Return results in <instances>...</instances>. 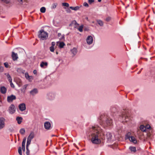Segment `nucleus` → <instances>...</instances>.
Wrapping results in <instances>:
<instances>
[{
	"instance_id": "nucleus-1",
	"label": "nucleus",
	"mask_w": 155,
	"mask_h": 155,
	"mask_svg": "<svg viewBox=\"0 0 155 155\" xmlns=\"http://www.w3.org/2000/svg\"><path fill=\"white\" fill-rule=\"evenodd\" d=\"M87 135L91 136L92 143L94 144H99L101 142V139L104 138V133L101 127L97 125L91 126L87 129L86 131Z\"/></svg>"
},
{
	"instance_id": "nucleus-2",
	"label": "nucleus",
	"mask_w": 155,
	"mask_h": 155,
	"mask_svg": "<svg viewBox=\"0 0 155 155\" xmlns=\"http://www.w3.org/2000/svg\"><path fill=\"white\" fill-rule=\"evenodd\" d=\"M99 120L100 124L104 128L108 127L113 124L112 119L104 114L101 115Z\"/></svg>"
},
{
	"instance_id": "nucleus-3",
	"label": "nucleus",
	"mask_w": 155,
	"mask_h": 155,
	"mask_svg": "<svg viewBox=\"0 0 155 155\" xmlns=\"http://www.w3.org/2000/svg\"><path fill=\"white\" fill-rule=\"evenodd\" d=\"M129 110L127 109H123L121 111V114L120 116L121 121H125L126 122L128 121L129 120Z\"/></svg>"
},
{
	"instance_id": "nucleus-4",
	"label": "nucleus",
	"mask_w": 155,
	"mask_h": 155,
	"mask_svg": "<svg viewBox=\"0 0 155 155\" xmlns=\"http://www.w3.org/2000/svg\"><path fill=\"white\" fill-rule=\"evenodd\" d=\"M38 37L41 40H45L48 37V34L43 29H41L38 32Z\"/></svg>"
},
{
	"instance_id": "nucleus-5",
	"label": "nucleus",
	"mask_w": 155,
	"mask_h": 155,
	"mask_svg": "<svg viewBox=\"0 0 155 155\" xmlns=\"http://www.w3.org/2000/svg\"><path fill=\"white\" fill-rule=\"evenodd\" d=\"M56 94L54 92H49L47 94V98L49 100H54Z\"/></svg>"
},
{
	"instance_id": "nucleus-6",
	"label": "nucleus",
	"mask_w": 155,
	"mask_h": 155,
	"mask_svg": "<svg viewBox=\"0 0 155 155\" xmlns=\"http://www.w3.org/2000/svg\"><path fill=\"white\" fill-rule=\"evenodd\" d=\"M34 137V133L33 132H31L27 138L26 144L27 145V146H29L30 145L31 140Z\"/></svg>"
},
{
	"instance_id": "nucleus-7",
	"label": "nucleus",
	"mask_w": 155,
	"mask_h": 155,
	"mask_svg": "<svg viewBox=\"0 0 155 155\" xmlns=\"http://www.w3.org/2000/svg\"><path fill=\"white\" fill-rule=\"evenodd\" d=\"M93 36L91 35L88 36L86 39L87 44L89 45H91L93 43Z\"/></svg>"
},
{
	"instance_id": "nucleus-8",
	"label": "nucleus",
	"mask_w": 155,
	"mask_h": 155,
	"mask_svg": "<svg viewBox=\"0 0 155 155\" xmlns=\"http://www.w3.org/2000/svg\"><path fill=\"white\" fill-rule=\"evenodd\" d=\"M15 111L16 107L13 104H11L8 108V111L9 113L13 114L15 112Z\"/></svg>"
},
{
	"instance_id": "nucleus-9",
	"label": "nucleus",
	"mask_w": 155,
	"mask_h": 155,
	"mask_svg": "<svg viewBox=\"0 0 155 155\" xmlns=\"http://www.w3.org/2000/svg\"><path fill=\"white\" fill-rule=\"evenodd\" d=\"M5 119L3 117H0V130L2 129L5 126Z\"/></svg>"
},
{
	"instance_id": "nucleus-10",
	"label": "nucleus",
	"mask_w": 155,
	"mask_h": 155,
	"mask_svg": "<svg viewBox=\"0 0 155 155\" xmlns=\"http://www.w3.org/2000/svg\"><path fill=\"white\" fill-rule=\"evenodd\" d=\"M18 108L19 110L21 111L25 110L26 109L25 104L24 103H22L19 104L18 105Z\"/></svg>"
},
{
	"instance_id": "nucleus-11",
	"label": "nucleus",
	"mask_w": 155,
	"mask_h": 155,
	"mask_svg": "<svg viewBox=\"0 0 155 155\" xmlns=\"http://www.w3.org/2000/svg\"><path fill=\"white\" fill-rule=\"evenodd\" d=\"M16 98V97L15 96L13 95H12L8 97L7 101L9 102H11L13 100H15Z\"/></svg>"
},
{
	"instance_id": "nucleus-12",
	"label": "nucleus",
	"mask_w": 155,
	"mask_h": 155,
	"mask_svg": "<svg viewBox=\"0 0 155 155\" xmlns=\"http://www.w3.org/2000/svg\"><path fill=\"white\" fill-rule=\"evenodd\" d=\"M44 126L46 129L49 130L51 127V123L49 122L46 121L44 123Z\"/></svg>"
},
{
	"instance_id": "nucleus-13",
	"label": "nucleus",
	"mask_w": 155,
	"mask_h": 155,
	"mask_svg": "<svg viewBox=\"0 0 155 155\" xmlns=\"http://www.w3.org/2000/svg\"><path fill=\"white\" fill-rule=\"evenodd\" d=\"M12 59L14 61L16 60L18 58V56L17 53H15L12 51Z\"/></svg>"
},
{
	"instance_id": "nucleus-14",
	"label": "nucleus",
	"mask_w": 155,
	"mask_h": 155,
	"mask_svg": "<svg viewBox=\"0 0 155 155\" xmlns=\"http://www.w3.org/2000/svg\"><path fill=\"white\" fill-rule=\"evenodd\" d=\"M38 90L37 88H34L30 91V94L32 96H34L38 93Z\"/></svg>"
},
{
	"instance_id": "nucleus-15",
	"label": "nucleus",
	"mask_w": 155,
	"mask_h": 155,
	"mask_svg": "<svg viewBox=\"0 0 155 155\" xmlns=\"http://www.w3.org/2000/svg\"><path fill=\"white\" fill-rule=\"evenodd\" d=\"M107 139L109 140H111L112 139V136L111 133L110 132H107L106 134Z\"/></svg>"
},
{
	"instance_id": "nucleus-16",
	"label": "nucleus",
	"mask_w": 155,
	"mask_h": 155,
	"mask_svg": "<svg viewBox=\"0 0 155 155\" xmlns=\"http://www.w3.org/2000/svg\"><path fill=\"white\" fill-rule=\"evenodd\" d=\"M25 76L26 79L28 80L29 81H31L32 78V77L31 76H29L28 72H26L25 74Z\"/></svg>"
},
{
	"instance_id": "nucleus-17",
	"label": "nucleus",
	"mask_w": 155,
	"mask_h": 155,
	"mask_svg": "<svg viewBox=\"0 0 155 155\" xmlns=\"http://www.w3.org/2000/svg\"><path fill=\"white\" fill-rule=\"evenodd\" d=\"M23 118L21 117H17L16 118V120L17 121L18 124H20L22 121Z\"/></svg>"
},
{
	"instance_id": "nucleus-18",
	"label": "nucleus",
	"mask_w": 155,
	"mask_h": 155,
	"mask_svg": "<svg viewBox=\"0 0 155 155\" xmlns=\"http://www.w3.org/2000/svg\"><path fill=\"white\" fill-rule=\"evenodd\" d=\"M128 139L130 141L133 142L134 143H137V141L136 140L134 137L131 136Z\"/></svg>"
},
{
	"instance_id": "nucleus-19",
	"label": "nucleus",
	"mask_w": 155,
	"mask_h": 155,
	"mask_svg": "<svg viewBox=\"0 0 155 155\" xmlns=\"http://www.w3.org/2000/svg\"><path fill=\"white\" fill-rule=\"evenodd\" d=\"M48 63L46 62H45L42 61L40 64V66L42 68H45V66H47L48 65Z\"/></svg>"
},
{
	"instance_id": "nucleus-20",
	"label": "nucleus",
	"mask_w": 155,
	"mask_h": 155,
	"mask_svg": "<svg viewBox=\"0 0 155 155\" xmlns=\"http://www.w3.org/2000/svg\"><path fill=\"white\" fill-rule=\"evenodd\" d=\"M59 43L58 45V47L60 48H63L64 46L65 45V44L63 42H57V44H58Z\"/></svg>"
},
{
	"instance_id": "nucleus-21",
	"label": "nucleus",
	"mask_w": 155,
	"mask_h": 155,
	"mask_svg": "<svg viewBox=\"0 0 155 155\" xmlns=\"http://www.w3.org/2000/svg\"><path fill=\"white\" fill-rule=\"evenodd\" d=\"M73 25H74V27H76L77 25H78L79 24L77 23L75 20L72 21L71 24L69 25V26H71Z\"/></svg>"
},
{
	"instance_id": "nucleus-22",
	"label": "nucleus",
	"mask_w": 155,
	"mask_h": 155,
	"mask_svg": "<svg viewBox=\"0 0 155 155\" xmlns=\"http://www.w3.org/2000/svg\"><path fill=\"white\" fill-rule=\"evenodd\" d=\"M6 90V88L4 87H2L1 88V92L3 94L5 93Z\"/></svg>"
},
{
	"instance_id": "nucleus-23",
	"label": "nucleus",
	"mask_w": 155,
	"mask_h": 155,
	"mask_svg": "<svg viewBox=\"0 0 155 155\" xmlns=\"http://www.w3.org/2000/svg\"><path fill=\"white\" fill-rule=\"evenodd\" d=\"M71 51L73 54V56H74L76 54L77 52V50L76 48H74L71 50Z\"/></svg>"
},
{
	"instance_id": "nucleus-24",
	"label": "nucleus",
	"mask_w": 155,
	"mask_h": 155,
	"mask_svg": "<svg viewBox=\"0 0 155 155\" xmlns=\"http://www.w3.org/2000/svg\"><path fill=\"white\" fill-rule=\"evenodd\" d=\"M110 110L112 113H115L117 111V109L116 107H111Z\"/></svg>"
},
{
	"instance_id": "nucleus-25",
	"label": "nucleus",
	"mask_w": 155,
	"mask_h": 155,
	"mask_svg": "<svg viewBox=\"0 0 155 155\" xmlns=\"http://www.w3.org/2000/svg\"><path fill=\"white\" fill-rule=\"evenodd\" d=\"M97 23L100 26H102L104 25V22H103L100 20H97Z\"/></svg>"
},
{
	"instance_id": "nucleus-26",
	"label": "nucleus",
	"mask_w": 155,
	"mask_h": 155,
	"mask_svg": "<svg viewBox=\"0 0 155 155\" xmlns=\"http://www.w3.org/2000/svg\"><path fill=\"white\" fill-rule=\"evenodd\" d=\"M140 128L142 131L145 132L146 131V127L143 125H141L140 126Z\"/></svg>"
},
{
	"instance_id": "nucleus-27",
	"label": "nucleus",
	"mask_w": 155,
	"mask_h": 155,
	"mask_svg": "<svg viewBox=\"0 0 155 155\" xmlns=\"http://www.w3.org/2000/svg\"><path fill=\"white\" fill-rule=\"evenodd\" d=\"M131 136V133L130 132H129L127 133L125 136V139H127L129 138Z\"/></svg>"
},
{
	"instance_id": "nucleus-28",
	"label": "nucleus",
	"mask_w": 155,
	"mask_h": 155,
	"mask_svg": "<svg viewBox=\"0 0 155 155\" xmlns=\"http://www.w3.org/2000/svg\"><path fill=\"white\" fill-rule=\"evenodd\" d=\"M129 149L132 152H135L136 151V148L135 147H129Z\"/></svg>"
},
{
	"instance_id": "nucleus-29",
	"label": "nucleus",
	"mask_w": 155,
	"mask_h": 155,
	"mask_svg": "<svg viewBox=\"0 0 155 155\" xmlns=\"http://www.w3.org/2000/svg\"><path fill=\"white\" fill-rule=\"evenodd\" d=\"M5 75H6V76L7 78L8 79V80L9 81H12V78L10 75L9 74H5Z\"/></svg>"
},
{
	"instance_id": "nucleus-30",
	"label": "nucleus",
	"mask_w": 155,
	"mask_h": 155,
	"mask_svg": "<svg viewBox=\"0 0 155 155\" xmlns=\"http://www.w3.org/2000/svg\"><path fill=\"white\" fill-rule=\"evenodd\" d=\"M26 139V137L24 138L22 143V147H25Z\"/></svg>"
},
{
	"instance_id": "nucleus-31",
	"label": "nucleus",
	"mask_w": 155,
	"mask_h": 155,
	"mask_svg": "<svg viewBox=\"0 0 155 155\" xmlns=\"http://www.w3.org/2000/svg\"><path fill=\"white\" fill-rule=\"evenodd\" d=\"M58 5V4L56 3H53L51 5V8L54 9Z\"/></svg>"
},
{
	"instance_id": "nucleus-32",
	"label": "nucleus",
	"mask_w": 155,
	"mask_h": 155,
	"mask_svg": "<svg viewBox=\"0 0 155 155\" xmlns=\"http://www.w3.org/2000/svg\"><path fill=\"white\" fill-rule=\"evenodd\" d=\"M40 11L41 12V13H44L46 11V8L45 7H42L40 8Z\"/></svg>"
},
{
	"instance_id": "nucleus-33",
	"label": "nucleus",
	"mask_w": 155,
	"mask_h": 155,
	"mask_svg": "<svg viewBox=\"0 0 155 155\" xmlns=\"http://www.w3.org/2000/svg\"><path fill=\"white\" fill-rule=\"evenodd\" d=\"M19 132L21 134L23 135L25 133V130L24 128H21Z\"/></svg>"
},
{
	"instance_id": "nucleus-34",
	"label": "nucleus",
	"mask_w": 155,
	"mask_h": 155,
	"mask_svg": "<svg viewBox=\"0 0 155 155\" xmlns=\"http://www.w3.org/2000/svg\"><path fill=\"white\" fill-rule=\"evenodd\" d=\"M83 25H81L78 28V30L81 32H82L83 31Z\"/></svg>"
},
{
	"instance_id": "nucleus-35",
	"label": "nucleus",
	"mask_w": 155,
	"mask_h": 155,
	"mask_svg": "<svg viewBox=\"0 0 155 155\" xmlns=\"http://www.w3.org/2000/svg\"><path fill=\"white\" fill-rule=\"evenodd\" d=\"M28 146H27V145L26 144V150H27L26 154H27V155H29V150L28 148Z\"/></svg>"
},
{
	"instance_id": "nucleus-36",
	"label": "nucleus",
	"mask_w": 155,
	"mask_h": 155,
	"mask_svg": "<svg viewBox=\"0 0 155 155\" xmlns=\"http://www.w3.org/2000/svg\"><path fill=\"white\" fill-rule=\"evenodd\" d=\"M18 152L20 155H22L21 152V147H19L18 149Z\"/></svg>"
},
{
	"instance_id": "nucleus-37",
	"label": "nucleus",
	"mask_w": 155,
	"mask_h": 155,
	"mask_svg": "<svg viewBox=\"0 0 155 155\" xmlns=\"http://www.w3.org/2000/svg\"><path fill=\"white\" fill-rule=\"evenodd\" d=\"M62 5L63 6H65L67 7H68L69 6V4L67 3L64 2L62 3Z\"/></svg>"
},
{
	"instance_id": "nucleus-38",
	"label": "nucleus",
	"mask_w": 155,
	"mask_h": 155,
	"mask_svg": "<svg viewBox=\"0 0 155 155\" xmlns=\"http://www.w3.org/2000/svg\"><path fill=\"white\" fill-rule=\"evenodd\" d=\"M2 2L5 3L6 4L10 2V0H0Z\"/></svg>"
},
{
	"instance_id": "nucleus-39",
	"label": "nucleus",
	"mask_w": 155,
	"mask_h": 155,
	"mask_svg": "<svg viewBox=\"0 0 155 155\" xmlns=\"http://www.w3.org/2000/svg\"><path fill=\"white\" fill-rule=\"evenodd\" d=\"M50 50L51 51L53 52L54 51V47L51 46L50 47Z\"/></svg>"
},
{
	"instance_id": "nucleus-40",
	"label": "nucleus",
	"mask_w": 155,
	"mask_h": 155,
	"mask_svg": "<svg viewBox=\"0 0 155 155\" xmlns=\"http://www.w3.org/2000/svg\"><path fill=\"white\" fill-rule=\"evenodd\" d=\"M64 8L66 9V11L68 13H70L71 12V11L70 8Z\"/></svg>"
},
{
	"instance_id": "nucleus-41",
	"label": "nucleus",
	"mask_w": 155,
	"mask_h": 155,
	"mask_svg": "<svg viewBox=\"0 0 155 155\" xmlns=\"http://www.w3.org/2000/svg\"><path fill=\"white\" fill-rule=\"evenodd\" d=\"M4 65H5V66L6 68H8V67H9L8 64L7 62H6L4 63Z\"/></svg>"
},
{
	"instance_id": "nucleus-42",
	"label": "nucleus",
	"mask_w": 155,
	"mask_h": 155,
	"mask_svg": "<svg viewBox=\"0 0 155 155\" xmlns=\"http://www.w3.org/2000/svg\"><path fill=\"white\" fill-rule=\"evenodd\" d=\"M111 19V18L110 17H108L106 19V21H109Z\"/></svg>"
},
{
	"instance_id": "nucleus-43",
	"label": "nucleus",
	"mask_w": 155,
	"mask_h": 155,
	"mask_svg": "<svg viewBox=\"0 0 155 155\" xmlns=\"http://www.w3.org/2000/svg\"><path fill=\"white\" fill-rule=\"evenodd\" d=\"M10 84V86L12 87H15L14 85L12 82V81H9Z\"/></svg>"
},
{
	"instance_id": "nucleus-44",
	"label": "nucleus",
	"mask_w": 155,
	"mask_h": 155,
	"mask_svg": "<svg viewBox=\"0 0 155 155\" xmlns=\"http://www.w3.org/2000/svg\"><path fill=\"white\" fill-rule=\"evenodd\" d=\"M79 8V7L78 6H76L74 7V10L77 11L78 10Z\"/></svg>"
},
{
	"instance_id": "nucleus-45",
	"label": "nucleus",
	"mask_w": 155,
	"mask_h": 155,
	"mask_svg": "<svg viewBox=\"0 0 155 155\" xmlns=\"http://www.w3.org/2000/svg\"><path fill=\"white\" fill-rule=\"evenodd\" d=\"M83 5L84 6L86 7H88L89 6L88 4L86 2H84V3Z\"/></svg>"
},
{
	"instance_id": "nucleus-46",
	"label": "nucleus",
	"mask_w": 155,
	"mask_h": 155,
	"mask_svg": "<svg viewBox=\"0 0 155 155\" xmlns=\"http://www.w3.org/2000/svg\"><path fill=\"white\" fill-rule=\"evenodd\" d=\"M4 70V68L3 67L0 66V72H2Z\"/></svg>"
},
{
	"instance_id": "nucleus-47",
	"label": "nucleus",
	"mask_w": 155,
	"mask_h": 155,
	"mask_svg": "<svg viewBox=\"0 0 155 155\" xmlns=\"http://www.w3.org/2000/svg\"><path fill=\"white\" fill-rule=\"evenodd\" d=\"M94 0H88V2L90 4H91L93 2H94Z\"/></svg>"
},
{
	"instance_id": "nucleus-48",
	"label": "nucleus",
	"mask_w": 155,
	"mask_h": 155,
	"mask_svg": "<svg viewBox=\"0 0 155 155\" xmlns=\"http://www.w3.org/2000/svg\"><path fill=\"white\" fill-rule=\"evenodd\" d=\"M55 44L54 42H52L51 43V46L54 47Z\"/></svg>"
},
{
	"instance_id": "nucleus-49",
	"label": "nucleus",
	"mask_w": 155,
	"mask_h": 155,
	"mask_svg": "<svg viewBox=\"0 0 155 155\" xmlns=\"http://www.w3.org/2000/svg\"><path fill=\"white\" fill-rule=\"evenodd\" d=\"M64 35H62L61 37L59 38V39L61 40H63L64 39Z\"/></svg>"
},
{
	"instance_id": "nucleus-50",
	"label": "nucleus",
	"mask_w": 155,
	"mask_h": 155,
	"mask_svg": "<svg viewBox=\"0 0 155 155\" xmlns=\"http://www.w3.org/2000/svg\"><path fill=\"white\" fill-rule=\"evenodd\" d=\"M20 4H22L23 3L22 0H18Z\"/></svg>"
},
{
	"instance_id": "nucleus-51",
	"label": "nucleus",
	"mask_w": 155,
	"mask_h": 155,
	"mask_svg": "<svg viewBox=\"0 0 155 155\" xmlns=\"http://www.w3.org/2000/svg\"><path fill=\"white\" fill-rule=\"evenodd\" d=\"M146 127V129L147 128V129H149L150 127V126L149 125H147L145 127Z\"/></svg>"
},
{
	"instance_id": "nucleus-52",
	"label": "nucleus",
	"mask_w": 155,
	"mask_h": 155,
	"mask_svg": "<svg viewBox=\"0 0 155 155\" xmlns=\"http://www.w3.org/2000/svg\"><path fill=\"white\" fill-rule=\"evenodd\" d=\"M33 73L34 74H36L37 73V70H35L33 71Z\"/></svg>"
},
{
	"instance_id": "nucleus-53",
	"label": "nucleus",
	"mask_w": 155,
	"mask_h": 155,
	"mask_svg": "<svg viewBox=\"0 0 155 155\" xmlns=\"http://www.w3.org/2000/svg\"><path fill=\"white\" fill-rule=\"evenodd\" d=\"M22 149V150L24 152L25 151V147H22L21 148V149Z\"/></svg>"
},
{
	"instance_id": "nucleus-54",
	"label": "nucleus",
	"mask_w": 155,
	"mask_h": 155,
	"mask_svg": "<svg viewBox=\"0 0 155 155\" xmlns=\"http://www.w3.org/2000/svg\"><path fill=\"white\" fill-rule=\"evenodd\" d=\"M70 8L72 10H74V7H72V6H71L70 7Z\"/></svg>"
},
{
	"instance_id": "nucleus-55",
	"label": "nucleus",
	"mask_w": 155,
	"mask_h": 155,
	"mask_svg": "<svg viewBox=\"0 0 155 155\" xmlns=\"http://www.w3.org/2000/svg\"><path fill=\"white\" fill-rule=\"evenodd\" d=\"M58 36L59 37H60L61 36H62V35H61V33H58Z\"/></svg>"
},
{
	"instance_id": "nucleus-56",
	"label": "nucleus",
	"mask_w": 155,
	"mask_h": 155,
	"mask_svg": "<svg viewBox=\"0 0 155 155\" xmlns=\"http://www.w3.org/2000/svg\"><path fill=\"white\" fill-rule=\"evenodd\" d=\"M142 68H141V70H140V71H139L138 72V74H139V73H140V72H141V70H142Z\"/></svg>"
},
{
	"instance_id": "nucleus-57",
	"label": "nucleus",
	"mask_w": 155,
	"mask_h": 155,
	"mask_svg": "<svg viewBox=\"0 0 155 155\" xmlns=\"http://www.w3.org/2000/svg\"><path fill=\"white\" fill-rule=\"evenodd\" d=\"M85 19L88 21H89V20H88V17H86L85 18Z\"/></svg>"
},
{
	"instance_id": "nucleus-58",
	"label": "nucleus",
	"mask_w": 155,
	"mask_h": 155,
	"mask_svg": "<svg viewBox=\"0 0 155 155\" xmlns=\"http://www.w3.org/2000/svg\"><path fill=\"white\" fill-rule=\"evenodd\" d=\"M101 0H98V1L99 2H100L101 1Z\"/></svg>"
},
{
	"instance_id": "nucleus-59",
	"label": "nucleus",
	"mask_w": 155,
	"mask_h": 155,
	"mask_svg": "<svg viewBox=\"0 0 155 155\" xmlns=\"http://www.w3.org/2000/svg\"><path fill=\"white\" fill-rule=\"evenodd\" d=\"M56 54H58V52L57 51H56Z\"/></svg>"
},
{
	"instance_id": "nucleus-60",
	"label": "nucleus",
	"mask_w": 155,
	"mask_h": 155,
	"mask_svg": "<svg viewBox=\"0 0 155 155\" xmlns=\"http://www.w3.org/2000/svg\"><path fill=\"white\" fill-rule=\"evenodd\" d=\"M92 23H94V21H92Z\"/></svg>"
}]
</instances>
